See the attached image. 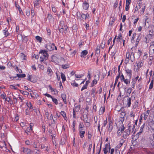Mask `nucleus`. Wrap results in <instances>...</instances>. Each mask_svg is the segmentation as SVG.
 I'll list each match as a JSON object with an SVG mask.
<instances>
[{
    "mask_svg": "<svg viewBox=\"0 0 154 154\" xmlns=\"http://www.w3.org/2000/svg\"><path fill=\"white\" fill-rule=\"evenodd\" d=\"M39 54H41L40 57V60L42 63H43L47 66L48 63L47 60L48 58V54L46 50H41L39 52Z\"/></svg>",
    "mask_w": 154,
    "mask_h": 154,
    "instance_id": "f257e3e1",
    "label": "nucleus"
},
{
    "mask_svg": "<svg viewBox=\"0 0 154 154\" xmlns=\"http://www.w3.org/2000/svg\"><path fill=\"white\" fill-rule=\"evenodd\" d=\"M135 59L134 53L133 52L130 54L129 52H127L126 55V58L125 60V63L126 64L128 63L130 60L131 62H133Z\"/></svg>",
    "mask_w": 154,
    "mask_h": 154,
    "instance_id": "f03ea898",
    "label": "nucleus"
},
{
    "mask_svg": "<svg viewBox=\"0 0 154 154\" xmlns=\"http://www.w3.org/2000/svg\"><path fill=\"white\" fill-rule=\"evenodd\" d=\"M124 90L125 92V94L126 96H125L124 97V99H125L127 97H128L131 93L132 90V89L131 88H128L127 89L126 88H124Z\"/></svg>",
    "mask_w": 154,
    "mask_h": 154,
    "instance_id": "7ed1b4c3",
    "label": "nucleus"
},
{
    "mask_svg": "<svg viewBox=\"0 0 154 154\" xmlns=\"http://www.w3.org/2000/svg\"><path fill=\"white\" fill-rule=\"evenodd\" d=\"M100 72H99V74L98 75H95L94 76V79L93 81L92 82L91 84V87H93L95 84H96L97 83V81H98L100 79Z\"/></svg>",
    "mask_w": 154,
    "mask_h": 154,
    "instance_id": "20e7f679",
    "label": "nucleus"
},
{
    "mask_svg": "<svg viewBox=\"0 0 154 154\" xmlns=\"http://www.w3.org/2000/svg\"><path fill=\"white\" fill-rule=\"evenodd\" d=\"M131 128L129 127L128 129L126 130L123 133V137L124 138H126L130 134L131 131L130 129H131Z\"/></svg>",
    "mask_w": 154,
    "mask_h": 154,
    "instance_id": "39448f33",
    "label": "nucleus"
},
{
    "mask_svg": "<svg viewBox=\"0 0 154 154\" xmlns=\"http://www.w3.org/2000/svg\"><path fill=\"white\" fill-rule=\"evenodd\" d=\"M149 53L150 55H153L154 54V44L153 42L151 43V45L149 48Z\"/></svg>",
    "mask_w": 154,
    "mask_h": 154,
    "instance_id": "423d86ee",
    "label": "nucleus"
},
{
    "mask_svg": "<svg viewBox=\"0 0 154 154\" xmlns=\"http://www.w3.org/2000/svg\"><path fill=\"white\" fill-rule=\"evenodd\" d=\"M125 130V127L123 126H122L119 128L117 131V135L118 136H119L122 135V133Z\"/></svg>",
    "mask_w": 154,
    "mask_h": 154,
    "instance_id": "0eeeda50",
    "label": "nucleus"
},
{
    "mask_svg": "<svg viewBox=\"0 0 154 154\" xmlns=\"http://www.w3.org/2000/svg\"><path fill=\"white\" fill-rule=\"evenodd\" d=\"M125 143V140H124L123 139H121L119 141V143L116 147V148L118 149L119 147L120 148L123 146V144L125 145V144H124Z\"/></svg>",
    "mask_w": 154,
    "mask_h": 154,
    "instance_id": "6e6552de",
    "label": "nucleus"
},
{
    "mask_svg": "<svg viewBox=\"0 0 154 154\" xmlns=\"http://www.w3.org/2000/svg\"><path fill=\"white\" fill-rule=\"evenodd\" d=\"M108 149H109V150L110 149V144H106L105 145V148L103 149V151L104 154H106L107 153L108 151Z\"/></svg>",
    "mask_w": 154,
    "mask_h": 154,
    "instance_id": "1a4fd4ad",
    "label": "nucleus"
},
{
    "mask_svg": "<svg viewBox=\"0 0 154 154\" xmlns=\"http://www.w3.org/2000/svg\"><path fill=\"white\" fill-rule=\"evenodd\" d=\"M57 50V47L54 44H51L49 45V51H51L54 50Z\"/></svg>",
    "mask_w": 154,
    "mask_h": 154,
    "instance_id": "9d476101",
    "label": "nucleus"
},
{
    "mask_svg": "<svg viewBox=\"0 0 154 154\" xmlns=\"http://www.w3.org/2000/svg\"><path fill=\"white\" fill-rule=\"evenodd\" d=\"M125 72L129 78L131 79L132 76V70L131 69H128L125 70Z\"/></svg>",
    "mask_w": 154,
    "mask_h": 154,
    "instance_id": "9b49d317",
    "label": "nucleus"
},
{
    "mask_svg": "<svg viewBox=\"0 0 154 154\" xmlns=\"http://www.w3.org/2000/svg\"><path fill=\"white\" fill-rule=\"evenodd\" d=\"M16 75L17 77H18V78L17 79H16V80H20L21 78H23L26 77V75L25 74H16Z\"/></svg>",
    "mask_w": 154,
    "mask_h": 154,
    "instance_id": "f8f14e48",
    "label": "nucleus"
},
{
    "mask_svg": "<svg viewBox=\"0 0 154 154\" xmlns=\"http://www.w3.org/2000/svg\"><path fill=\"white\" fill-rule=\"evenodd\" d=\"M88 54V51L86 50L82 51L81 54L80 56L81 57L85 58V56Z\"/></svg>",
    "mask_w": 154,
    "mask_h": 154,
    "instance_id": "ddd939ff",
    "label": "nucleus"
},
{
    "mask_svg": "<svg viewBox=\"0 0 154 154\" xmlns=\"http://www.w3.org/2000/svg\"><path fill=\"white\" fill-rule=\"evenodd\" d=\"M89 7V5L85 1V2L83 3V7L84 9L87 10L88 9Z\"/></svg>",
    "mask_w": 154,
    "mask_h": 154,
    "instance_id": "4468645a",
    "label": "nucleus"
},
{
    "mask_svg": "<svg viewBox=\"0 0 154 154\" xmlns=\"http://www.w3.org/2000/svg\"><path fill=\"white\" fill-rule=\"evenodd\" d=\"M23 152L25 154H31V150L27 148H24Z\"/></svg>",
    "mask_w": 154,
    "mask_h": 154,
    "instance_id": "2eb2a0df",
    "label": "nucleus"
},
{
    "mask_svg": "<svg viewBox=\"0 0 154 154\" xmlns=\"http://www.w3.org/2000/svg\"><path fill=\"white\" fill-rule=\"evenodd\" d=\"M49 97H50L51 98L52 101L56 104L57 105L58 103L57 100L55 98H53V97L51 96L49 94Z\"/></svg>",
    "mask_w": 154,
    "mask_h": 154,
    "instance_id": "dca6fc26",
    "label": "nucleus"
},
{
    "mask_svg": "<svg viewBox=\"0 0 154 154\" xmlns=\"http://www.w3.org/2000/svg\"><path fill=\"white\" fill-rule=\"evenodd\" d=\"M105 107L101 106L100 107L99 112V114L100 115L103 114L105 111Z\"/></svg>",
    "mask_w": 154,
    "mask_h": 154,
    "instance_id": "f3484780",
    "label": "nucleus"
},
{
    "mask_svg": "<svg viewBox=\"0 0 154 154\" xmlns=\"http://www.w3.org/2000/svg\"><path fill=\"white\" fill-rule=\"evenodd\" d=\"M78 14H79V16H80L81 15L82 20H84L87 18V16H86L85 15V14H81L79 12V13L77 12V16H78Z\"/></svg>",
    "mask_w": 154,
    "mask_h": 154,
    "instance_id": "a211bd4d",
    "label": "nucleus"
},
{
    "mask_svg": "<svg viewBox=\"0 0 154 154\" xmlns=\"http://www.w3.org/2000/svg\"><path fill=\"white\" fill-rule=\"evenodd\" d=\"M3 32L4 34L5 37H7L10 35V33L8 32V30L7 28H5L3 30Z\"/></svg>",
    "mask_w": 154,
    "mask_h": 154,
    "instance_id": "6ab92c4d",
    "label": "nucleus"
},
{
    "mask_svg": "<svg viewBox=\"0 0 154 154\" xmlns=\"http://www.w3.org/2000/svg\"><path fill=\"white\" fill-rule=\"evenodd\" d=\"M130 79H125L123 81L124 82V83L125 84L127 85H129L130 84Z\"/></svg>",
    "mask_w": 154,
    "mask_h": 154,
    "instance_id": "aec40b11",
    "label": "nucleus"
},
{
    "mask_svg": "<svg viewBox=\"0 0 154 154\" xmlns=\"http://www.w3.org/2000/svg\"><path fill=\"white\" fill-rule=\"evenodd\" d=\"M61 97L63 100L64 103L65 104H66V94H61Z\"/></svg>",
    "mask_w": 154,
    "mask_h": 154,
    "instance_id": "412c9836",
    "label": "nucleus"
},
{
    "mask_svg": "<svg viewBox=\"0 0 154 154\" xmlns=\"http://www.w3.org/2000/svg\"><path fill=\"white\" fill-rule=\"evenodd\" d=\"M144 63V61L141 60H140V61L137 63V67L138 68L139 67L140 68L143 66Z\"/></svg>",
    "mask_w": 154,
    "mask_h": 154,
    "instance_id": "4be33fe9",
    "label": "nucleus"
},
{
    "mask_svg": "<svg viewBox=\"0 0 154 154\" xmlns=\"http://www.w3.org/2000/svg\"><path fill=\"white\" fill-rule=\"evenodd\" d=\"M97 93V92H96V89L94 88H92L91 90V95L93 97H94L95 96V95Z\"/></svg>",
    "mask_w": 154,
    "mask_h": 154,
    "instance_id": "5701e85b",
    "label": "nucleus"
},
{
    "mask_svg": "<svg viewBox=\"0 0 154 154\" xmlns=\"http://www.w3.org/2000/svg\"><path fill=\"white\" fill-rule=\"evenodd\" d=\"M32 75H28V78L27 80L29 81H30L31 82H35V81L34 80H32Z\"/></svg>",
    "mask_w": 154,
    "mask_h": 154,
    "instance_id": "b1692460",
    "label": "nucleus"
},
{
    "mask_svg": "<svg viewBox=\"0 0 154 154\" xmlns=\"http://www.w3.org/2000/svg\"><path fill=\"white\" fill-rule=\"evenodd\" d=\"M131 97L127 98V105L128 107H130L131 106Z\"/></svg>",
    "mask_w": 154,
    "mask_h": 154,
    "instance_id": "393cba45",
    "label": "nucleus"
},
{
    "mask_svg": "<svg viewBox=\"0 0 154 154\" xmlns=\"http://www.w3.org/2000/svg\"><path fill=\"white\" fill-rule=\"evenodd\" d=\"M117 39L119 41L122 42L123 40L122 39V34L121 33H120L118 37L117 38Z\"/></svg>",
    "mask_w": 154,
    "mask_h": 154,
    "instance_id": "a878e982",
    "label": "nucleus"
},
{
    "mask_svg": "<svg viewBox=\"0 0 154 154\" xmlns=\"http://www.w3.org/2000/svg\"><path fill=\"white\" fill-rule=\"evenodd\" d=\"M136 82L135 81V80L134 79H132V81L131 82V89H134V87L135 86V84L136 83Z\"/></svg>",
    "mask_w": 154,
    "mask_h": 154,
    "instance_id": "bb28decb",
    "label": "nucleus"
},
{
    "mask_svg": "<svg viewBox=\"0 0 154 154\" xmlns=\"http://www.w3.org/2000/svg\"><path fill=\"white\" fill-rule=\"evenodd\" d=\"M49 137L52 139V142L54 145L55 146L56 145V143L55 142V136L53 137L52 135H49Z\"/></svg>",
    "mask_w": 154,
    "mask_h": 154,
    "instance_id": "cd10ccee",
    "label": "nucleus"
},
{
    "mask_svg": "<svg viewBox=\"0 0 154 154\" xmlns=\"http://www.w3.org/2000/svg\"><path fill=\"white\" fill-rule=\"evenodd\" d=\"M64 23L63 21H61L59 25V28L60 29H64Z\"/></svg>",
    "mask_w": 154,
    "mask_h": 154,
    "instance_id": "c85d7f7f",
    "label": "nucleus"
},
{
    "mask_svg": "<svg viewBox=\"0 0 154 154\" xmlns=\"http://www.w3.org/2000/svg\"><path fill=\"white\" fill-rule=\"evenodd\" d=\"M79 131L80 132V136L81 138H82L84 137V135L85 133V131H83L80 130L79 129Z\"/></svg>",
    "mask_w": 154,
    "mask_h": 154,
    "instance_id": "c756f323",
    "label": "nucleus"
},
{
    "mask_svg": "<svg viewBox=\"0 0 154 154\" xmlns=\"http://www.w3.org/2000/svg\"><path fill=\"white\" fill-rule=\"evenodd\" d=\"M61 77L62 79L63 82L65 81L66 80V77L64 74L62 72L61 73Z\"/></svg>",
    "mask_w": 154,
    "mask_h": 154,
    "instance_id": "7c9ffc66",
    "label": "nucleus"
},
{
    "mask_svg": "<svg viewBox=\"0 0 154 154\" xmlns=\"http://www.w3.org/2000/svg\"><path fill=\"white\" fill-rule=\"evenodd\" d=\"M20 92L23 94L26 95H28L29 94V92L26 91H24L21 90L19 91Z\"/></svg>",
    "mask_w": 154,
    "mask_h": 154,
    "instance_id": "2f4dec72",
    "label": "nucleus"
},
{
    "mask_svg": "<svg viewBox=\"0 0 154 154\" xmlns=\"http://www.w3.org/2000/svg\"><path fill=\"white\" fill-rule=\"evenodd\" d=\"M141 38V35L140 34H139L138 36L137 37V38L136 40V44H138V42L140 40Z\"/></svg>",
    "mask_w": 154,
    "mask_h": 154,
    "instance_id": "473e14b6",
    "label": "nucleus"
},
{
    "mask_svg": "<svg viewBox=\"0 0 154 154\" xmlns=\"http://www.w3.org/2000/svg\"><path fill=\"white\" fill-rule=\"evenodd\" d=\"M35 39L37 41H38L39 42H41L42 40V38L40 37L39 36H36L35 37Z\"/></svg>",
    "mask_w": 154,
    "mask_h": 154,
    "instance_id": "72a5a7b5",
    "label": "nucleus"
},
{
    "mask_svg": "<svg viewBox=\"0 0 154 154\" xmlns=\"http://www.w3.org/2000/svg\"><path fill=\"white\" fill-rule=\"evenodd\" d=\"M153 80H152L150 82V84L149 85V90H151L153 88Z\"/></svg>",
    "mask_w": 154,
    "mask_h": 154,
    "instance_id": "f704fd0d",
    "label": "nucleus"
},
{
    "mask_svg": "<svg viewBox=\"0 0 154 154\" xmlns=\"http://www.w3.org/2000/svg\"><path fill=\"white\" fill-rule=\"evenodd\" d=\"M83 120L85 122H88V119L87 118V115H84L83 116Z\"/></svg>",
    "mask_w": 154,
    "mask_h": 154,
    "instance_id": "c9c22d12",
    "label": "nucleus"
},
{
    "mask_svg": "<svg viewBox=\"0 0 154 154\" xmlns=\"http://www.w3.org/2000/svg\"><path fill=\"white\" fill-rule=\"evenodd\" d=\"M145 124H144L142 125L140 127V130L139 132L138 133V134H141L142 133L143 131V128H144Z\"/></svg>",
    "mask_w": 154,
    "mask_h": 154,
    "instance_id": "e433bc0d",
    "label": "nucleus"
},
{
    "mask_svg": "<svg viewBox=\"0 0 154 154\" xmlns=\"http://www.w3.org/2000/svg\"><path fill=\"white\" fill-rule=\"evenodd\" d=\"M61 67L63 69H66L69 68V65L68 64H66L65 65H62Z\"/></svg>",
    "mask_w": 154,
    "mask_h": 154,
    "instance_id": "4c0bfd02",
    "label": "nucleus"
},
{
    "mask_svg": "<svg viewBox=\"0 0 154 154\" xmlns=\"http://www.w3.org/2000/svg\"><path fill=\"white\" fill-rule=\"evenodd\" d=\"M119 78H120V73L119 74V75H117L116 76V78L115 79V83L114 84V86H115L116 85V83L118 82V79Z\"/></svg>",
    "mask_w": 154,
    "mask_h": 154,
    "instance_id": "58836bf2",
    "label": "nucleus"
},
{
    "mask_svg": "<svg viewBox=\"0 0 154 154\" xmlns=\"http://www.w3.org/2000/svg\"><path fill=\"white\" fill-rule=\"evenodd\" d=\"M35 14L34 13V11L33 10H31V15L32 16L31 17V20L32 21L33 20V17L35 15Z\"/></svg>",
    "mask_w": 154,
    "mask_h": 154,
    "instance_id": "ea45409f",
    "label": "nucleus"
},
{
    "mask_svg": "<svg viewBox=\"0 0 154 154\" xmlns=\"http://www.w3.org/2000/svg\"><path fill=\"white\" fill-rule=\"evenodd\" d=\"M22 41L26 43L28 41V38L26 36H24L23 38Z\"/></svg>",
    "mask_w": 154,
    "mask_h": 154,
    "instance_id": "a19ab883",
    "label": "nucleus"
},
{
    "mask_svg": "<svg viewBox=\"0 0 154 154\" xmlns=\"http://www.w3.org/2000/svg\"><path fill=\"white\" fill-rule=\"evenodd\" d=\"M40 2H37L36 1H35L34 2V5L35 7L36 8H38V4H39Z\"/></svg>",
    "mask_w": 154,
    "mask_h": 154,
    "instance_id": "79ce46f5",
    "label": "nucleus"
},
{
    "mask_svg": "<svg viewBox=\"0 0 154 154\" xmlns=\"http://www.w3.org/2000/svg\"><path fill=\"white\" fill-rule=\"evenodd\" d=\"M149 114V112H148V111H147L145 113L143 114L145 119V120L146 119L147 117L148 116Z\"/></svg>",
    "mask_w": 154,
    "mask_h": 154,
    "instance_id": "37998d69",
    "label": "nucleus"
},
{
    "mask_svg": "<svg viewBox=\"0 0 154 154\" xmlns=\"http://www.w3.org/2000/svg\"><path fill=\"white\" fill-rule=\"evenodd\" d=\"M6 97V94L4 92H3V93L1 94V97L3 99H4L5 98V97Z\"/></svg>",
    "mask_w": 154,
    "mask_h": 154,
    "instance_id": "c03bdc74",
    "label": "nucleus"
},
{
    "mask_svg": "<svg viewBox=\"0 0 154 154\" xmlns=\"http://www.w3.org/2000/svg\"><path fill=\"white\" fill-rule=\"evenodd\" d=\"M152 35L149 34L148 35L146 36L145 38L146 39V40H147V39H150L152 38Z\"/></svg>",
    "mask_w": 154,
    "mask_h": 154,
    "instance_id": "a18cd8bd",
    "label": "nucleus"
},
{
    "mask_svg": "<svg viewBox=\"0 0 154 154\" xmlns=\"http://www.w3.org/2000/svg\"><path fill=\"white\" fill-rule=\"evenodd\" d=\"M149 60L148 62L149 64L150 65L152 63V56L149 57Z\"/></svg>",
    "mask_w": 154,
    "mask_h": 154,
    "instance_id": "49530a36",
    "label": "nucleus"
},
{
    "mask_svg": "<svg viewBox=\"0 0 154 154\" xmlns=\"http://www.w3.org/2000/svg\"><path fill=\"white\" fill-rule=\"evenodd\" d=\"M84 42L82 41H80L79 43V46L81 47L82 45H84Z\"/></svg>",
    "mask_w": 154,
    "mask_h": 154,
    "instance_id": "de8ad7c7",
    "label": "nucleus"
},
{
    "mask_svg": "<svg viewBox=\"0 0 154 154\" xmlns=\"http://www.w3.org/2000/svg\"><path fill=\"white\" fill-rule=\"evenodd\" d=\"M147 57V53H145L144 54V55H143V60H146V59Z\"/></svg>",
    "mask_w": 154,
    "mask_h": 154,
    "instance_id": "09e8293b",
    "label": "nucleus"
},
{
    "mask_svg": "<svg viewBox=\"0 0 154 154\" xmlns=\"http://www.w3.org/2000/svg\"><path fill=\"white\" fill-rule=\"evenodd\" d=\"M107 123V118H106V120H104L103 121V125H102V127H105Z\"/></svg>",
    "mask_w": 154,
    "mask_h": 154,
    "instance_id": "8fccbe9b",
    "label": "nucleus"
},
{
    "mask_svg": "<svg viewBox=\"0 0 154 154\" xmlns=\"http://www.w3.org/2000/svg\"><path fill=\"white\" fill-rule=\"evenodd\" d=\"M27 106L29 107V109H32L33 108L32 106V105L31 103L30 102H29L27 104Z\"/></svg>",
    "mask_w": 154,
    "mask_h": 154,
    "instance_id": "3c124183",
    "label": "nucleus"
},
{
    "mask_svg": "<svg viewBox=\"0 0 154 154\" xmlns=\"http://www.w3.org/2000/svg\"><path fill=\"white\" fill-rule=\"evenodd\" d=\"M75 77L76 78H81L83 76V75L82 74L81 75H77V74H75Z\"/></svg>",
    "mask_w": 154,
    "mask_h": 154,
    "instance_id": "603ef678",
    "label": "nucleus"
},
{
    "mask_svg": "<svg viewBox=\"0 0 154 154\" xmlns=\"http://www.w3.org/2000/svg\"><path fill=\"white\" fill-rule=\"evenodd\" d=\"M61 114L64 118L66 117V114L65 112L63 111H61Z\"/></svg>",
    "mask_w": 154,
    "mask_h": 154,
    "instance_id": "864d4df0",
    "label": "nucleus"
},
{
    "mask_svg": "<svg viewBox=\"0 0 154 154\" xmlns=\"http://www.w3.org/2000/svg\"><path fill=\"white\" fill-rule=\"evenodd\" d=\"M49 87L50 88V89L51 90V92H54V94H56L55 93V91L56 90L54 88H52L51 86H49Z\"/></svg>",
    "mask_w": 154,
    "mask_h": 154,
    "instance_id": "5fc2aeb1",
    "label": "nucleus"
},
{
    "mask_svg": "<svg viewBox=\"0 0 154 154\" xmlns=\"http://www.w3.org/2000/svg\"><path fill=\"white\" fill-rule=\"evenodd\" d=\"M11 66L13 67L14 69L17 71L18 70V67L17 66H16L15 65H14L13 64L11 65Z\"/></svg>",
    "mask_w": 154,
    "mask_h": 154,
    "instance_id": "6e6d98bb",
    "label": "nucleus"
},
{
    "mask_svg": "<svg viewBox=\"0 0 154 154\" xmlns=\"http://www.w3.org/2000/svg\"><path fill=\"white\" fill-rule=\"evenodd\" d=\"M120 77L121 82H123L125 79V77L123 74H122Z\"/></svg>",
    "mask_w": 154,
    "mask_h": 154,
    "instance_id": "4d7b16f0",
    "label": "nucleus"
},
{
    "mask_svg": "<svg viewBox=\"0 0 154 154\" xmlns=\"http://www.w3.org/2000/svg\"><path fill=\"white\" fill-rule=\"evenodd\" d=\"M149 34L152 36L154 35V31L152 29L150 30L149 31Z\"/></svg>",
    "mask_w": 154,
    "mask_h": 154,
    "instance_id": "13d9d810",
    "label": "nucleus"
},
{
    "mask_svg": "<svg viewBox=\"0 0 154 154\" xmlns=\"http://www.w3.org/2000/svg\"><path fill=\"white\" fill-rule=\"evenodd\" d=\"M24 88L25 90H27L29 92H31L32 91V90L30 89L28 87L26 86H24Z\"/></svg>",
    "mask_w": 154,
    "mask_h": 154,
    "instance_id": "bf43d9fd",
    "label": "nucleus"
},
{
    "mask_svg": "<svg viewBox=\"0 0 154 154\" xmlns=\"http://www.w3.org/2000/svg\"><path fill=\"white\" fill-rule=\"evenodd\" d=\"M131 127V129H130V130H131L130 132H132L133 131H134V129L135 128V126L134 125L133 127L132 128L131 126H129V127Z\"/></svg>",
    "mask_w": 154,
    "mask_h": 154,
    "instance_id": "052dcab7",
    "label": "nucleus"
},
{
    "mask_svg": "<svg viewBox=\"0 0 154 154\" xmlns=\"http://www.w3.org/2000/svg\"><path fill=\"white\" fill-rule=\"evenodd\" d=\"M138 104V102H135V105H134L133 106V108H134V109L136 108L137 107Z\"/></svg>",
    "mask_w": 154,
    "mask_h": 154,
    "instance_id": "680f3d73",
    "label": "nucleus"
},
{
    "mask_svg": "<svg viewBox=\"0 0 154 154\" xmlns=\"http://www.w3.org/2000/svg\"><path fill=\"white\" fill-rule=\"evenodd\" d=\"M32 57H35L36 59H38L39 57V56L38 55H36L35 54H34Z\"/></svg>",
    "mask_w": 154,
    "mask_h": 154,
    "instance_id": "e2e57ef3",
    "label": "nucleus"
},
{
    "mask_svg": "<svg viewBox=\"0 0 154 154\" xmlns=\"http://www.w3.org/2000/svg\"><path fill=\"white\" fill-rule=\"evenodd\" d=\"M71 85L74 87H77L78 86V84L77 83H75V82L71 83Z\"/></svg>",
    "mask_w": 154,
    "mask_h": 154,
    "instance_id": "0e129e2a",
    "label": "nucleus"
},
{
    "mask_svg": "<svg viewBox=\"0 0 154 154\" xmlns=\"http://www.w3.org/2000/svg\"><path fill=\"white\" fill-rule=\"evenodd\" d=\"M131 2V0H126V5H129Z\"/></svg>",
    "mask_w": 154,
    "mask_h": 154,
    "instance_id": "69168bd1",
    "label": "nucleus"
},
{
    "mask_svg": "<svg viewBox=\"0 0 154 154\" xmlns=\"http://www.w3.org/2000/svg\"><path fill=\"white\" fill-rule=\"evenodd\" d=\"M87 85H85L82 87L81 89V91H82L85 89H86L87 88Z\"/></svg>",
    "mask_w": 154,
    "mask_h": 154,
    "instance_id": "338daca9",
    "label": "nucleus"
},
{
    "mask_svg": "<svg viewBox=\"0 0 154 154\" xmlns=\"http://www.w3.org/2000/svg\"><path fill=\"white\" fill-rule=\"evenodd\" d=\"M115 152L116 154H120V151L118 150V149H115Z\"/></svg>",
    "mask_w": 154,
    "mask_h": 154,
    "instance_id": "774afa93",
    "label": "nucleus"
}]
</instances>
